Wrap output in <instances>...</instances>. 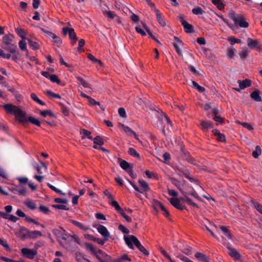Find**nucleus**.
<instances>
[{
  "label": "nucleus",
  "mask_w": 262,
  "mask_h": 262,
  "mask_svg": "<svg viewBox=\"0 0 262 262\" xmlns=\"http://www.w3.org/2000/svg\"><path fill=\"white\" fill-rule=\"evenodd\" d=\"M4 107L7 113L14 115L16 119L23 125H25L28 122L26 112L20 107L11 104H5Z\"/></svg>",
  "instance_id": "obj_1"
},
{
  "label": "nucleus",
  "mask_w": 262,
  "mask_h": 262,
  "mask_svg": "<svg viewBox=\"0 0 262 262\" xmlns=\"http://www.w3.org/2000/svg\"><path fill=\"white\" fill-rule=\"evenodd\" d=\"M135 30L138 33L140 34L142 36H145L146 33H148L151 38L155 39L152 32L145 23L141 22V26L139 25H137L135 27Z\"/></svg>",
  "instance_id": "obj_2"
},
{
  "label": "nucleus",
  "mask_w": 262,
  "mask_h": 262,
  "mask_svg": "<svg viewBox=\"0 0 262 262\" xmlns=\"http://www.w3.org/2000/svg\"><path fill=\"white\" fill-rule=\"evenodd\" d=\"M124 239L125 242L126 244L131 249H134V245H135L136 246L137 245V243H139L140 242L138 239V238L134 235H130L129 236L124 235Z\"/></svg>",
  "instance_id": "obj_3"
},
{
  "label": "nucleus",
  "mask_w": 262,
  "mask_h": 262,
  "mask_svg": "<svg viewBox=\"0 0 262 262\" xmlns=\"http://www.w3.org/2000/svg\"><path fill=\"white\" fill-rule=\"evenodd\" d=\"M73 238V236L65 233L58 242L62 246L67 249L69 247L71 242H72Z\"/></svg>",
  "instance_id": "obj_4"
},
{
  "label": "nucleus",
  "mask_w": 262,
  "mask_h": 262,
  "mask_svg": "<svg viewBox=\"0 0 262 262\" xmlns=\"http://www.w3.org/2000/svg\"><path fill=\"white\" fill-rule=\"evenodd\" d=\"M150 6L151 8L154 9V11L156 14L157 19L158 23L162 26L164 27L166 25V21L164 18L163 17L160 11L157 9L155 7V5L154 4L151 3L150 4Z\"/></svg>",
  "instance_id": "obj_5"
},
{
  "label": "nucleus",
  "mask_w": 262,
  "mask_h": 262,
  "mask_svg": "<svg viewBox=\"0 0 262 262\" xmlns=\"http://www.w3.org/2000/svg\"><path fill=\"white\" fill-rule=\"evenodd\" d=\"M22 255L29 259H33L37 254V251L35 249H30L27 248H23L21 250Z\"/></svg>",
  "instance_id": "obj_6"
},
{
  "label": "nucleus",
  "mask_w": 262,
  "mask_h": 262,
  "mask_svg": "<svg viewBox=\"0 0 262 262\" xmlns=\"http://www.w3.org/2000/svg\"><path fill=\"white\" fill-rule=\"evenodd\" d=\"M95 255L100 262L111 261V257L100 250H99Z\"/></svg>",
  "instance_id": "obj_7"
},
{
  "label": "nucleus",
  "mask_w": 262,
  "mask_h": 262,
  "mask_svg": "<svg viewBox=\"0 0 262 262\" xmlns=\"http://www.w3.org/2000/svg\"><path fill=\"white\" fill-rule=\"evenodd\" d=\"M62 33L64 35H66L68 34L70 39L72 40H74L75 41H76L77 39V36L75 33L74 30L72 28H63Z\"/></svg>",
  "instance_id": "obj_8"
},
{
  "label": "nucleus",
  "mask_w": 262,
  "mask_h": 262,
  "mask_svg": "<svg viewBox=\"0 0 262 262\" xmlns=\"http://www.w3.org/2000/svg\"><path fill=\"white\" fill-rule=\"evenodd\" d=\"M179 20L183 25L186 32L191 33L193 32V26L187 23L183 17H180Z\"/></svg>",
  "instance_id": "obj_9"
},
{
  "label": "nucleus",
  "mask_w": 262,
  "mask_h": 262,
  "mask_svg": "<svg viewBox=\"0 0 262 262\" xmlns=\"http://www.w3.org/2000/svg\"><path fill=\"white\" fill-rule=\"evenodd\" d=\"M169 201L171 205L178 209L182 210L186 208L185 206L181 203L180 199L178 198H171Z\"/></svg>",
  "instance_id": "obj_10"
},
{
  "label": "nucleus",
  "mask_w": 262,
  "mask_h": 262,
  "mask_svg": "<svg viewBox=\"0 0 262 262\" xmlns=\"http://www.w3.org/2000/svg\"><path fill=\"white\" fill-rule=\"evenodd\" d=\"M238 83L239 84V88H236L235 90L239 92L241 90H243L247 87L250 86L251 84V81L250 80L246 79L244 80H238Z\"/></svg>",
  "instance_id": "obj_11"
},
{
  "label": "nucleus",
  "mask_w": 262,
  "mask_h": 262,
  "mask_svg": "<svg viewBox=\"0 0 262 262\" xmlns=\"http://www.w3.org/2000/svg\"><path fill=\"white\" fill-rule=\"evenodd\" d=\"M98 232L104 237L108 238L110 236V234L107 228L103 225H99L97 228Z\"/></svg>",
  "instance_id": "obj_12"
},
{
  "label": "nucleus",
  "mask_w": 262,
  "mask_h": 262,
  "mask_svg": "<svg viewBox=\"0 0 262 262\" xmlns=\"http://www.w3.org/2000/svg\"><path fill=\"white\" fill-rule=\"evenodd\" d=\"M182 41L178 37L174 36V42H173V46L178 54L180 55H182V52L180 48V46L181 45Z\"/></svg>",
  "instance_id": "obj_13"
},
{
  "label": "nucleus",
  "mask_w": 262,
  "mask_h": 262,
  "mask_svg": "<svg viewBox=\"0 0 262 262\" xmlns=\"http://www.w3.org/2000/svg\"><path fill=\"white\" fill-rule=\"evenodd\" d=\"M121 127L122 129L126 134L131 137H134L135 139L138 140V136L129 127L125 126L124 124H122Z\"/></svg>",
  "instance_id": "obj_14"
},
{
  "label": "nucleus",
  "mask_w": 262,
  "mask_h": 262,
  "mask_svg": "<svg viewBox=\"0 0 262 262\" xmlns=\"http://www.w3.org/2000/svg\"><path fill=\"white\" fill-rule=\"evenodd\" d=\"M29 230H27L24 227H21L19 232L18 233V236L23 239L29 238L28 236L29 235Z\"/></svg>",
  "instance_id": "obj_15"
},
{
  "label": "nucleus",
  "mask_w": 262,
  "mask_h": 262,
  "mask_svg": "<svg viewBox=\"0 0 262 262\" xmlns=\"http://www.w3.org/2000/svg\"><path fill=\"white\" fill-rule=\"evenodd\" d=\"M195 257L199 261L202 262H209V258L205 254L200 253L196 252L195 254Z\"/></svg>",
  "instance_id": "obj_16"
},
{
  "label": "nucleus",
  "mask_w": 262,
  "mask_h": 262,
  "mask_svg": "<svg viewBox=\"0 0 262 262\" xmlns=\"http://www.w3.org/2000/svg\"><path fill=\"white\" fill-rule=\"evenodd\" d=\"M234 24L236 26H239L242 28H247L248 27V23L245 20L244 18L240 16L234 22Z\"/></svg>",
  "instance_id": "obj_17"
},
{
  "label": "nucleus",
  "mask_w": 262,
  "mask_h": 262,
  "mask_svg": "<svg viewBox=\"0 0 262 262\" xmlns=\"http://www.w3.org/2000/svg\"><path fill=\"white\" fill-rule=\"evenodd\" d=\"M65 233V230L62 228L56 229L53 230V233L56 236L58 241L61 239Z\"/></svg>",
  "instance_id": "obj_18"
},
{
  "label": "nucleus",
  "mask_w": 262,
  "mask_h": 262,
  "mask_svg": "<svg viewBox=\"0 0 262 262\" xmlns=\"http://www.w3.org/2000/svg\"><path fill=\"white\" fill-rule=\"evenodd\" d=\"M229 254L235 259H238L240 258V254L238 251L234 248H228Z\"/></svg>",
  "instance_id": "obj_19"
},
{
  "label": "nucleus",
  "mask_w": 262,
  "mask_h": 262,
  "mask_svg": "<svg viewBox=\"0 0 262 262\" xmlns=\"http://www.w3.org/2000/svg\"><path fill=\"white\" fill-rule=\"evenodd\" d=\"M118 161L121 168H122L124 170L127 171V170L131 167L129 163H128L125 160H122L121 159L119 158L118 159Z\"/></svg>",
  "instance_id": "obj_20"
},
{
  "label": "nucleus",
  "mask_w": 262,
  "mask_h": 262,
  "mask_svg": "<svg viewBox=\"0 0 262 262\" xmlns=\"http://www.w3.org/2000/svg\"><path fill=\"white\" fill-rule=\"evenodd\" d=\"M42 236V233L38 230L30 231L29 232V238L35 239L38 237Z\"/></svg>",
  "instance_id": "obj_21"
},
{
  "label": "nucleus",
  "mask_w": 262,
  "mask_h": 262,
  "mask_svg": "<svg viewBox=\"0 0 262 262\" xmlns=\"http://www.w3.org/2000/svg\"><path fill=\"white\" fill-rule=\"evenodd\" d=\"M80 134L81 135L82 139L88 138L90 140L93 139V137L91 135V132L85 129H82L80 130Z\"/></svg>",
  "instance_id": "obj_22"
},
{
  "label": "nucleus",
  "mask_w": 262,
  "mask_h": 262,
  "mask_svg": "<svg viewBox=\"0 0 262 262\" xmlns=\"http://www.w3.org/2000/svg\"><path fill=\"white\" fill-rule=\"evenodd\" d=\"M138 182L142 188V190H141V191H142V193L143 192H147L149 190L150 188L147 182L142 180H139Z\"/></svg>",
  "instance_id": "obj_23"
},
{
  "label": "nucleus",
  "mask_w": 262,
  "mask_h": 262,
  "mask_svg": "<svg viewBox=\"0 0 262 262\" xmlns=\"http://www.w3.org/2000/svg\"><path fill=\"white\" fill-rule=\"evenodd\" d=\"M16 191H17V193L19 194V195H21L23 196L27 195L28 193L27 189L21 185H19L17 186Z\"/></svg>",
  "instance_id": "obj_24"
},
{
  "label": "nucleus",
  "mask_w": 262,
  "mask_h": 262,
  "mask_svg": "<svg viewBox=\"0 0 262 262\" xmlns=\"http://www.w3.org/2000/svg\"><path fill=\"white\" fill-rule=\"evenodd\" d=\"M248 46L249 48L253 49L258 45V41L257 39H253L251 38L247 39Z\"/></svg>",
  "instance_id": "obj_25"
},
{
  "label": "nucleus",
  "mask_w": 262,
  "mask_h": 262,
  "mask_svg": "<svg viewBox=\"0 0 262 262\" xmlns=\"http://www.w3.org/2000/svg\"><path fill=\"white\" fill-rule=\"evenodd\" d=\"M24 204L29 208L31 210H35L36 209V205L35 202L30 199L27 200L24 202Z\"/></svg>",
  "instance_id": "obj_26"
},
{
  "label": "nucleus",
  "mask_w": 262,
  "mask_h": 262,
  "mask_svg": "<svg viewBox=\"0 0 262 262\" xmlns=\"http://www.w3.org/2000/svg\"><path fill=\"white\" fill-rule=\"evenodd\" d=\"M201 127L204 130H209L213 127L211 123L207 121H203L201 123Z\"/></svg>",
  "instance_id": "obj_27"
},
{
  "label": "nucleus",
  "mask_w": 262,
  "mask_h": 262,
  "mask_svg": "<svg viewBox=\"0 0 262 262\" xmlns=\"http://www.w3.org/2000/svg\"><path fill=\"white\" fill-rule=\"evenodd\" d=\"M1 216H3L5 219L12 221L13 222H16L18 220V219L16 216L12 214H9L1 212Z\"/></svg>",
  "instance_id": "obj_28"
},
{
  "label": "nucleus",
  "mask_w": 262,
  "mask_h": 262,
  "mask_svg": "<svg viewBox=\"0 0 262 262\" xmlns=\"http://www.w3.org/2000/svg\"><path fill=\"white\" fill-rule=\"evenodd\" d=\"M103 14L108 18L109 20L114 19L116 17V14L113 11L103 10Z\"/></svg>",
  "instance_id": "obj_29"
},
{
  "label": "nucleus",
  "mask_w": 262,
  "mask_h": 262,
  "mask_svg": "<svg viewBox=\"0 0 262 262\" xmlns=\"http://www.w3.org/2000/svg\"><path fill=\"white\" fill-rule=\"evenodd\" d=\"M192 88L198 90L200 93H203L205 91V88L203 86H200L198 83L194 81L191 82V85Z\"/></svg>",
  "instance_id": "obj_30"
},
{
  "label": "nucleus",
  "mask_w": 262,
  "mask_h": 262,
  "mask_svg": "<svg viewBox=\"0 0 262 262\" xmlns=\"http://www.w3.org/2000/svg\"><path fill=\"white\" fill-rule=\"evenodd\" d=\"M128 153L130 156L137 158L138 159H140V155L137 152V151L134 148L129 147L128 150Z\"/></svg>",
  "instance_id": "obj_31"
},
{
  "label": "nucleus",
  "mask_w": 262,
  "mask_h": 262,
  "mask_svg": "<svg viewBox=\"0 0 262 262\" xmlns=\"http://www.w3.org/2000/svg\"><path fill=\"white\" fill-rule=\"evenodd\" d=\"M212 4L216 6L217 8L221 10L224 8V5L222 0H211Z\"/></svg>",
  "instance_id": "obj_32"
},
{
  "label": "nucleus",
  "mask_w": 262,
  "mask_h": 262,
  "mask_svg": "<svg viewBox=\"0 0 262 262\" xmlns=\"http://www.w3.org/2000/svg\"><path fill=\"white\" fill-rule=\"evenodd\" d=\"M27 120H28V122L29 121L31 123L33 124L34 125H36L38 126H40V121L38 119H37L34 117L30 116L28 118H27Z\"/></svg>",
  "instance_id": "obj_33"
},
{
  "label": "nucleus",
  "mask_w": 262,
  "mask_h": 262,
  "mask_svg": "<svg viewBox=\"0 0 262 262\" xmlns=\"http://www.w3.org/2000/svg\"><path fill=\"white\" fill-rule=\"evenodd\" d=\"M110 204L119 213H120L123 210L118 203L116 200H115V199L112 200Z\"/></svg>",
  "instance_id": "obj_34"
},
{
  "label": "nucleus",
  "mask_w": 262,
  "mask_h": 262,
  "mask_svg": "<svg viewBox=\"0 0 262 262\" xmlns=\"http://www.w3.org/2000/svg\"><path fill=\"white\" fill-rule=\"evenodd\" d=\"M137 248L141 251L142 253H143L145 255H148L149 253L146 250V249L144 248L143 246L142 245L141 243L139 242V243H137V245L136 246Z\"/></svg>",
  "instance_id": "obj_35"
},
{
  "label": "nucleus",
  "mask_w": 262,
  "mask_h": 262,
  "mask_svg": "<svg viewBox=\"0 0 262 262\" xmlns=\"http://www.w3.org/2000/svg\"><path fill=\"white\" fill-rule=\"evenodd\" d=\"M251 98L256 101L260 102L261 100V98L259 96L258 92L254 91L251 94Z\"/></svg>",
  "instance_id": "obj_36"
},
{
  "label": "nucleus",
  "mask_w": 262,
  "mask_h": 262,
  "mask_svg": "<svg viewBox=\"0 0 262 262\" xmlns=\"http://www.w3.org/2000/svg\"><path fill=\"white\" fill-rule=\"evenodd\" d=\"M76 79L83 87L85 88H89V86L90 85L89 83L81 77L77 76Z\"/></svg>",
  "instance_id": "obj_37"
},
{
  "label": "nucleus",
  "mask_w": 262,
  "mask_h": 262,
  "mask_svg": "<svg viewBox=\"0 0 262 262\" xmlns=\"http://www.w3.org/2000/svg\"><path fill=\"white\" fill-rule=\"evenodd\" d=\"M40 114L44 117L49 116L52 117H55V115L51 110H44L40 112Z\"/></svg>",
  "instance_id": "obj_38"
},
{
  "label": "nucleus",
  "mask_w": 262,
  "mask_h": 262,
  "mask_svg": "<svg viewBox=\"0 0 262 262\" xmlns=\"http://www.w3.org/2000/svg\"><path fill=\"white\" fill-rule=\"evenodd\" d=\"M261 154V150L260 147L259 146L257 145L255 147V150L252 152V156L255 158H257Z\"/></svg>",
  "instance_id": "obj_39"
},
{
  "label": "nucleus",
  "mask_w": 262,
  "mask_h": 262,
  "mask_svg": "<svg viewBox=\"0 0 262 262\" xmlns=\"http://www.w3.org/2000/svg\"><path fill=\"white\" fill-rule=\"evenodd\" d=\"M28 44L33 49H38L39 47V45L38 42L31 39H28Z\"/></svg>",
  "instance_id": "obj_40"
},
{
  "label": "nucleus",
  "mask_w": 262,
  "mask_h": 262,
  "mask_svg": "<svg viewBox=\"0 0 262 262\" xmlns=\"http://www.w3.org/2000/svg\"><path fill=\"white\" fill-rule=\"evenodd\" d=\"M93 141H94V143L95 144H96V145H98L99 146H101L102 145H103L104 144V141L102 139V138L100 137V136H97L95 138H94V139L93 138Z\"/></svg>",
  "instance_id": "obj_41"
},
{
  "label": "nucleus",
  "mask_w": 262,
  "mask_h": 262,
  "mask_svg": "<svg viewBox=\"0 0 262 262\" xmlns=\"http://www.w3.org/2000/svg\"><path fill=\"white\" fill-rule=\"evenodd\" d=\"M221 230H222L223 233L224 235L228 238V239H231L232 238V234L230 233V232L229 231V230L226 227L224 226H222L221 227Z\"/></svg>",
  "instance_id": "obj_42"
},
{
  "label": "nucleus",
  "mask_w": 262,
  "mask_h": 262,
  "mask_svg": "<svg viewBox=\"0 0 262 262\" xmlns=\"http://www.w3.org/2000/svg\"><path fill=\"white\" fill-rule=\"evenodd\" d=\"M192 12L195 15H202L205 14V12L199 7H197L192 9Z\"/></svg>",
  "instance_id": "obj_43"
},
{
  "label": "nucleus",
  "mask_w": 262,
  "mask_h": 262,
  "mask_svg": "<svg viewBox=\"0 0 262 262\" xmlns=\"http://www.w3.org/2000/svg\"><path fill=\"white\" fill-rule=\"evenodd\" d=\"M30 96H31V98H32V99H33L34 101H35L37 103H38L41 105H45V103L43 101H42L41 100H40L34 93H32L31 94Z\"/></svg>",
  "instance_id": "obj_44"
},
{
  "label": "nucleus",
  "mask_w": 262,
  "mask_h": 262,
  "mask_svg": "<svg viewBox=\"0 0 262 262\" xmlns=\"http://www.w3.org/2000/svg\"><path fill=\"white\" fill-rule=\"evenodd\" d=\"M47 185L51 190L56 192V193H59L62 195H66L65 193L62 192L60 189L57 188L56 187H55L53 185H51V184L48 183Z\"/></svg>",
  "instance_id": "obj_45"
},
{
  "label": "nucleus",
  "mask_w": 262,
  "mask_h": 262,
  "mask_svg": "<svg viewBox=\"0 0 262 262\" xmlns=\"http://www.w3.org/2000/svg\"><path fill=\"white\" fill-rule=\"evenodd\" d=\"M72 222L74 225L78 227L80 229L82 230H86L88 229V227H86L85 226H84L80 222L75 221H72Z\"/></svg>",
  "instance_id": "obj_46"
},
{
  "label": "nucleus",
  "mask_w": 262,
  "mask_h": 262,
  "mask_svg": "<svg viewBox=\"0 0 262 262\" xmlns=\"http://www.w3.org/2000/svg\"><path fill=\"white\" fill-rule=\"evenodd\" d=\"M12 36L11 35H6L3 37V42L6 45L10 44L12 41Z\"/></svg>",
  "instance_id": "obj_47"
},
{
  "label": "nucleus",
  "mask_w": 262,
  "mask_h": 262,
  "mask_svg": "<svg viewBox=\"0 0 262 262\" xmlns=\"http://www.w3.org/2000/svg\"><path fill=\"white\" fill-rule=\"evenodd\" d=\"M159 206L161 210L163 212V214L166 217H168L169 216V213L165 208L163 204L160 203H159Z\"/></svg>",
  "instance_id": "obj_48"
},
{
  "label": "nucleus",
  "mask_w": 262,
  "mask_h": 262,
  "mask_svg": "<svg viewBox=\"0 0 262 262\" xmlns=\"http://www.w3.org/2000/svg\"><path fill=\"white\" fill-rule=\"evenodd\" d=\"M18 46L19 48L22 51H26L27 50V43L24 40H21L19 41Z\"/></svg>",
  "instance_id": "obj_49"
},
{
  "label": "nucleus",
  "mask_w": 262,
  "mask_h": 262,
  "mask_svg": "<svg viewBox=\"0 0 262 262\" xmlns=\"http://www.w3.org/2000/svg\"><path fill=\"white\" fill-rule=\"evenodd\" d=\"M184 202L186 203L189 205H191L193 207H197L198 206L196 204L194 203L191 199H189V198L185 196V198L184 199Z\"/></svg>",
  "instance_id": "obj_50"
},
{
  "label": "nucleus",
  "mask_w": 262,
  "mask_h": 262,
  "mask_svg": "<svg viewBox=\"0 0 262 262\" xmlns=\"http://www.w3.org/2000/svg\"><path fill=\"white\" fill-rule=\"evenodd\" d=\"M49 35L53 39L54 42L56 43H60L61 42L60 38L59 37L56 36L54 34L49 32Z\"/></svg>",
  "instance_id": "obj_51"
},
{
  "label": "nucleus",
  "mask_w": 262,
  "mask_h": 262,
  "mask_svg": "<svg viewBox=\"0 0 262 262\" xmlns=\"http://www.w3.org/2000/svg\"><path fill=\"white\" fill-rule=\"evenodd\" d=\"M84 44L85 41L84 39H81L79 40L78 50L79 52H82L83 51V50L82 49V48L84 46Z\"/></svg>",
  "instance_id": "obj_52"
},
{
  "label": "nucleus",
  "mask_w": 262,
  "mask_h": 262,
  "mask_svg": "<svg viewBox=\"0 0 262 262\" xmlns=\"http://www.w3.org/2000/svg\"><path fill=\"white\" fill-rule=\"evenodd\" d=\"M228 40L230 42L231 45H234L235 43L241 42V40L235 38L234 37H230L228 38Z\"/></svg>",
  "instance_id": "obj_53"
},
{
  "label": "nucleus",
  "mask_w": 262,
  "mask_h": 262,
  "mask_svg": "<svg viewBox=\"0 0 262 262\" xmlns=\"http://www.w3.org/2000/svg\"><path fill=\"white\" fill-rule=\"evenodd\" d=\"M86 247L89 249L95 255L96 253L99 250V249H96L94 248L93 245L91 244H86Z\"/></svg>",
  "instance_id": "obj_54"
},
{
  "label": "nucleus",
  "mask_w": 262,
  "mask_h": 262,
  "mask_svg": "<svg viewBox=\"0 0 262 262\" xmlns=\"http://www.w3.org/2000/svg\"><path fill=\"white\" fill-rule=\"evenodd\" d=\"M240 124L245 128L248 129L249 130H252L253 129V127L252 125L247 122H242L240 123Z\"/></svg>",
  "instance_id": "obj_55"
},
{
  "label": "nucleus",
  "mask_w": 262,
  "mask_h": 262,
  "mask_svg": "<svg viewBox=\"0 0 262 262\" xmlns=\"http://www.w3.org/2000/svg\"><path fill=\"white\" fill-rule=\"evenodd\" d=\"M254 207L261 214H262V205L257 202L253 203Z\"/></svg>",
  "instance_id": "obj_56"
},
{
  "label": "nucleus",
  "mask_w": 262,
  "mask_h": 262,
  "mask_svg": "<svg viewBox=\"0 0 262 262\" xmlns=\"http://www.w3.org/2000/svg\"><path fill=\"white\" fill-rule=\"evenodd\" d=\"M49 79L53 82H56L57 83H59L60 82L59 79L58 78V76L56 75H51Z\"/></svg>",
  "instance_id": "obj_57"
},
{
  "label": "nucleus",
  "mask_w": 262,
  "mask_h": 262,
  "mask_svg": "<svg viewBox=\"0 0 262 262\" xmlns=\"http://www.w3.org/2000/svg\"><path fill=\"white\" fill-rule=\"evenodd\" d=\"M249 52L247 51V50H243V51H242L240 53H239V56H240V57L242 59L244 60L245 59L247 55L249 54Z\"/></svg>",
  "instance_id": "obj_58"
},
{
  "label": "nucleus",
  "mask_w": 262,
  "mask_h": 262,
  "mask_svg": "<svg viewBox=\"0 0 262 262\" xmlns=\"http://www.w3.org/2000/svg\"><path fill=\"white\" fill-rule=\"evenodd\" d=\"M161 253L165 257H166L170 262H174L172 259L171 258L170 256L168 254V253L166 252V251L163 249H161Z\"/></svg>",
  "instance_id": "obj_59"
},
{
  "label": "nucleus",
  "mask_w": 262,
  "mask_h": 262,
  "mask_svg": "<svg viewBox=\"0 0 262 262\" xmlns=\"http://www.w3.org/2000/svg\"><path fill=\"white\" fill-rule=\"evenodd\" d=\"M236 50L234 48H232L229 50L228 56L230 58H232L235 54Z\"/></svg>",
  "instance_id": "obj_60"
},
{
  "label": "nucleus",
  "mask_w": 262,
  "mask_h": 262,
  "mask_svg": "<svg viewBox=\"0 0 262 262\" xmlns=\"http://www.w3.org/2000/svg\"><path fill=\"white\" fill-rule=\"evenodd\" d=\"M1 246H3L7 251H11V249L9 244L5 241L1 239Z\"/></svg>",
  "instance_id": "obj_61"
},
{
  "label": "nucleus",
  "mask_w": 262,
  "mask_h": 262,
  "mask_svg": "<svg viewBox=\"0 0 262 262\" xmlns=\"http://www.w3.org/2000/svg\"><path fill=\"white\" fill-rule=\"evenodd\" d=\"M17 179L20 183V185L28 183V179L27 177H20L18 178Z\"/></svg>",
  "instance_id": "obj_62"
},
{
  "label": "nucleus",
  "mask_w": 262,
  "mask_h": 262,
  "mask_svg": "<svg viewBox=\"0 0 262 262\" xmlns=\"http://www.w3.org/2000/svg\"><path fill=\"white\" fill-rule=\"evenodd\" d=\"M103 193L104 194L108 199H110L111 201L114 199V196L111 193V192L108 190H104Z\"/></svg>",
  "instance_id": "obj_63"
},
{
  "label": "nucleus",
  "mask_w": 262,
  "mask_h": 262,
  "mask_svg": "<svg viewBox=\"0 0 262 262\" xmlns=\"http://www.w3.org/2000/svg\"><path fill=\"white\" fill-rule=\"evenodd\" d=\"M118 113H119V115L121 117L125 118L126 117L125 110L123 108H122V107L119 108L118 110Z\"/></svg>",
  "instance_id": "obj_64"
}]
</instances>
